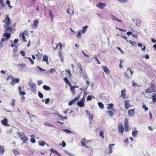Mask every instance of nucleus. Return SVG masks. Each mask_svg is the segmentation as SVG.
<instances>
[{
    "mask_svg": "<svg viewBox=\"0 0 156 156\" xmlns=\"http://www.w3.org/2000/svg\"><path fill=\"white\" fill-rule=\"evenodd\" d=\"M108 115H110L111 116H112L113 115V113L111 111H108Z\"/></svg>",
    "mask_w": 156,
    "mask_h": 156,
    "instance_id": "obj_48",
    "label": "nucleus"
},
{
    "mask_svg": "<svg viewBox=\"0 0 156 156\" xmlns=\"http://www.w3.org/2000/svg\"><path fill=\"white\" fill-rule=\"evenodd\" d=\"M103 134L104 133L102 131H101L99 133L100 136L102 137V139H104V138Z\"/></svg>",
    "mask_w": 156,
    "mask_h": 156,
    "instance_id": "obj_45",
    "label": "nucleus"
},
{
    "mask_svg": "<svg viewBox=\"0 0 156 156\" xmlns=\"http://www.w3.org/2000/svg\"><path fill=\"white\" fill-rule=\"evenodd\" d=\"M102 68L103 70H104L106 74H108L109 73V71L107 67L105 66H102Z\"/></svg>",
    "mask_w": 156,
    "mask_h": 156,
    "instance_id": "obj_15",
    "label": "nucleus"
},
{
    "mask_svg": "<svg viewBox=\"0 0 156 156\" xmlns=\"http://www.w3.org/2000/svg\"><path fill=\"white\" fill-rule=\"evenodd\" d=\"M6 3L8 5L9 7L10 8H11L12 7V6L10 5V2L9 0H7L6 2Z\"/></svg>",
    "mask_w": 156,
    "mask_h": 156,
    "instance_id": "obj_38",
    "label": "nucleus"
},
{
    "mask_svg": "<svg viewBox=\"0 0 156 156\" xmlns=\"http://www.w3.org/2000/svg\"><path fill=\"white\" fill-rule=\"evenodd\" d=\"M20 81V79L18 78H13L12 79V81L14 83H18Z\"/></svg>",
    "mask_w": 156,
    "mask_h": 156,
    "instance_id": "obj_23",
    "label": "nucleus"
},
{
    "mask_svg": "<svg viewBox=\"0 0 156 156\" xmlns=\"http://www.w3.org/2000/svg\"><path fill=\"white\" fill-rule=\"evenodd\" d=\"M129 42L131 44L132 46H135L136 44V43L134 41H133L131 40L129 41Z\"/></svg>",
    "mask_w": 156,
    "mask_h": 156,
    "instance_id": "obj_33",
    "label": "nucleus"
},
{
    "mask_svg": "<svg viewBox=\"0 0 156 156\" xmlns=\"http://www.w3.org/2000/svg\"><path fill=\"white\" fill-rule=\"evenodd\" d=\"M22 133L23 134V137L21 138V140L23 141L22 144L25 143V142L27 140V138L23 133Z\"/></svg>",
    "mask_w": 156,
    "mask_h": 156,
    "instance_id": "obj_14",
    "label": "nucleus"
},
{
    "mask_svg": "<svg viewBox=\"0 0 156 156\" xmlns=\"http://www.w3.org/2000/svg\"><path fill=\"white\" fill-rule=\"evenodd\" d=\"M38 95L39 97L40 98H42L43 97V94L40 92H39L38 93Z\"/></svg>",
    "mask_w": 156,
    "mask_h": 156,
    "instance_id": "obj_42",
    "label": "nucleus"
},
{
    "mask_svg": "<svg viewBox=\"0 0 156 156\" xmlns=\"http://www.w3.org/2000/svg\"><path fill=\"white\" fill-rule=\"evenodd\" d=\"M15 100L14 99H13L12 101V102L11 103V105L12 107H14L15 106Z\"/></svg>",
    "mask_w": 156,
    "mask_h": 156,
    "instance_id": "obj_46",
    "label": "nucleus"
},
{
    "mask_svg": "<svg viewBox=\"0 0 156 156\" xmlns=\"http://www.w3.org/2000/svg\"><path fill=\"white\" fill-rule=\"evenodd\" d=\"M63 80L65 81L66 84L69 85L70 87L71 86V84L70 83L66 77H65L64 78Z\"/></svg>",
    "mask_w": 156,
    "mask_h": 156,
    "instance_id": "obj_17",
    "label": "nucleus"
},
{
    "mask_svg": "<svg viewBox=\"0 0 156 156\" xmlns=\"http://www.w3.org/2000/svg\"><path fill=\"white\" fill-rule=\"evenodd\" d=\"M113 106V104H110L108 105V106L107 107V108L108 109H111Z\"/></svg>",
    "mask_w": 156,
    "mask_h": 156,
    "instance_id": "obj_39",
    "label": "nucleus"
},
{
    "mask_svg": "<svg viewBox=\"0 0 156 156\" xmlns=\"http://www.w3.org/2000/svg\"><path fill=\"white\" fill-rule=\"evenodd\" d=\"M44 124L45 125L47 126H51V127H54V126L53 125L51 124L48 122H44Z\"/></svg>",
    "mask_w": 156,
    "mask_h": 156,
    "instance_id": "obj_28",
    "label": "nucleus"
},
{
    "mask_svg": "<svg viewBox=\"0 0 156 156\" xmlns=\"http://www.w3.org/2000/svg\"><path fill=\"white\" fill-rule=\"evenodd\" d=\"M48 60V56L47 55H44L43 56V61L45 62L46 61H47V60Z\"/></svg>",
    "mask_w": 156,
    "mask_h": 156,
    "instance_id": "obj_24",
    "label": "nucleus"
},
{
    "mask_svg": "<svg viewBox=\"0 0 156 156\" xmlns=\"http://www.w3.org/2000/svg\"><path fill=\"white\" fill-rule=\"evenodd\" d=\"M20 37H22V39H23V40L24 41L26 42L27 41L26 38L25 37V36L23 33H20V34L19 36Z\"/></svg>",
    "mask_w": 156,
    "mask_h": 156,
    "instance_id": "obj_20",
    "label": "nucleus"
},
{
    "mask_svg": "<svg viewBox=\"0 0 156 156\" xmlns=\"http://www.w3.org/2000/svg\"><path fill=\"white\" fill-rule=\"evenodd\" d=\"M49 72L51 74H52L53 73H57L55 69L54 68L50 69V70H49Z\"/></svg>",
    "mask_w": 156,
    "mask_h": 156,
    "instance_id": "obj_26",
    "label": "nucleus"
},
{
    "mask_svg": "<svg viewBox=\"0 0 156 156\" xmlns=\"http://www.w3.org/2000/svg\"><path fill=\"white\" fill-rule=\"evenodd\" d=\"M18 135L19 136V137L20 138H22L23 137V135L22 133L20 132H18L17 133Z\"/></svg>",
    "mask_w": 156,
    "mask_h": 156,
    "instance_id": "obj_41",
    "label": "nucleus"
},
{
    "mask_svg": "<svg viewBox=\"0 0 156 156\" xmlns=\"http://www.w3.org/2000/svg\"><path fill=\"white\" fill-rule=\"evenodd\" d=\"M20 53L23 56H24L25 55V52L23 51H20Z\"/></svg>",
    "mask_w": 156,
    "mask_h": 156,
    "instance_id": "obj_52",
    "label": "nucleus"
},
{
    "mask_svg": "<svg viewBox=\"0 0 156 156\" xmlns=\"http://www.w3.org/2000/svg\"><path fill=\"white\" fill-rule=\"evenodd\" d=\"M116 29H118L119 30H120V31H122L124 32V31H126V30H124L120 28H118V27H116Z\"/></svg>",
    "mask_w": 156,
    "mask_h": 156,
    "instance_id": "obj_62",
    "label": "nucleus"
},
{
    "mask_svg": "<svg viewBox=\"0 0 156 156\" xmlns=\"http://www.w3.org/2000/svg\"><path fill=\"white\" fill-rule=\"evenodd\" d=\"M135 109L129 110L128 111V113L129 116L131 117H133L135 115Z\"/></svg>",
    "mask_w": 156,
    "mask_h": 156,
    "instance_id": "obj_6",
    "label": "nucleus"
},
{
    "mask_svg": "<svg viewBox=\"0 0 156 156\" xmlns=\"http://www.w3.org/2000/svg\"><path fill=\"white\" fill-rule=\"evenodd\" d=\"M37 83L38 85L39 86L43 83V82L41 80H39L37 81Z\"/></svg>",
    "mask_w": 156,
    "mask_h": 156,
    "instance_id": "obj_57",
    "label": "nucleus"
},
{
    "mask_svg": "<svg viewBox=\"0 0 156 156\" xmlns=\"http://www.w3.org/2000/svg\"><path fill=\"white\" fill-rule=\"evenodd\" d=\"M94 98V97L92 95H89L88 96L87 98V100H91V98Z\"/></svg>",
    "mask_w": 156,
    "mask_h": 156,
    "instance_id": "obj_37",
    "label": "nucleus"
},
{
    "mask_svg": "<svg viewBox=\"0 0 156 156\" xmlns=\"http://www.w3.org/2000/svg\"><path fill=\"white\" fill-rule=\"evenodd\" d=\"M143 108L144 109V110H145V112H146L148 110V108L146 107V105L144 104H143Z\"/></svg>",
    "mask_w": 156,
    "mask_h": 156,
    "instance_id": "obj_32",
    "label": "nucleus"
},
{
    "mask_svg": "<svg viewBox=\"0 0 156 156\" xmlns=\"http://www.w3.org/2000/svg\"><path fill=\"white\" fill-rule=\"evenodd\" d=\"M110 16L111 19L113 21H117L119 22H122V21L121 20L119 19L114 16L113 15H111Z\"/></svg>",
    "mask_w": 156,
    "mask_h": 156,
    "instance_id": "obj_8",
    "label": "nucleus"
},
{
    "mask_svg": "<svg viewBox=\"0 0 156 156\" xmlns=\"http://www.w3.org/2000/svg\"><path fill=\"white\" fill-rule=\"evenodd\" d=\"M1 123L3 125L6 126H9V124H7V120L5 118L1 121Z\"/></svg>",
    "mask_w": 156,
    "mask_h": 156,
    "instance_id": "obj_9",
    "label": "nucleus"
},
{
    "mask_svg": "<svg viewBox=\"0 0 156 156\" xmlns=\"http://www.w3.org/2000/svg\"><path fill=\"white\" fill-rule=\"evenodd\" d=\"M121 96L123 98H126V90H122L121 91Z\"/></svg>",
    "mask_w": 156,
    "mask_h": 156,
    "instance_id": "obj_13",
    "label": "nucleus"
},
{
    "mask_svg": "<svg viewBox=\"0 0 156 156\" xmlns=\"http://www.w3.org/2000/svg\"><path fill=\"white\" fill-rule=\"evenodd\" d=\"M63 130L65 132L68 133H72L71 130H69L68 129H63Z\"/></svg>",
    "mask_w": 156,
    "mask_h": 156,
    "instance_id": "obj_30",
    "label": "nucleus"
},
{
    "mask_svg": "<svg viewBox=\"0 0 156 156\" xmlns=\"http://www.w3.org/2000/svg\"><path fill=\"white\" fill-rule=\"evenodd\" d=\"M129 71L130 72V74L132 76L133 74V72H132L130 69H129V68H128L127 69V71L128 72Z\"/></svg>",
    "mask_w": 156,
    "mask_h": 156,
    "instance_id": "obj_50",
    "label": "nucleus"
},
{
    "mask_svg": "<svg viewBox=\"0 0 156 156\" xmlns=\"http://www.w3.org/2000/svg\"><path fill=\"white\" fill-rule=\"evenodd\" d=\"M4 152V148L3 146H0V154H3Z\"/></svg>",
    "mask_w": 156,
    "mask_h": 156,
    "instance_id": "obj_21",
    "label": "nucleus"
},
{
    "mask_svg": "<svg viewBox=\"0 0 156 156\" xmlns=\"http://www.w3.org/2000/svg\"><path fill=\"white\" fill-rule=\"evenodd\" d=\"M154 91V89L152 88H149L146 89L145 91L147 93H150L153 92Z\"/></svg>",
    "mask_w": 156,
    "mask_h": 156,
    "instance_id": "obj_16",
    "label": "nucleus"
},
{
    "mask_svg": "<svg viewBox=\"0 0 156 156\" xmlns=\"http://www.w3.org/2000/svg\"><path fill=\"white\" fill-rule=\"evenodd\" d=\"M106 5V4L101 2L99 3L98 5H97V6L101 9H103L104 7Z\"/></svg>",
    "mask_w": 156,
    "mask_h": 156,
    "instance_id": "obj_11",
    "label": "nucleus"
},
{
    "mask_svg": "<svg viewBox=\"0 0 156 156\" xmlns=\"http://www.w3.org/2000/svg\"><path fill=\"white\" fill-rule=\"evenodd\" d=\"M30 141L31 143H34L35 142V140L34 138H31L30 139Z\"/></svg>",
    "mask_w": 156,
    "mask_h": 156,
    "instance_id": "obj_61",
    "label": "nucleus"
},
{
    "mask_svg": "<svg viewBox=\"0 0 156 156\" xmlns=\"http://www.w3.org/2000/svg\"><path fill=\"white\" fill-rule=\"evenodd\" d=\"M4 28L6 30V31H9L10 32H13L14 30L11 27L9 26H6V25H5L4 26Z\"/></svg>",
    "mask_w": 156,
    "mask_h": 156,
    "instance_id": "obj_7",
    "label": "nucleus"
},
{
    "mask_svg": "<svg viewBox=\"0 0 156 156\" xmlns=\"http://www.w3.org/2000/svg\"><path fill=\"white\" fill-rule=\"evenodd\" d=\"M58 116L61 119H67V118L66 117H63L61 115L59 114L58 113Z\"/></svg>",
    "mask_w": 156,
    "mask_h": 156,
    "instance_id": "obj_47",
    "label": "nucleus"
},
{
    "mask_svg": "<svg viewBox=\"0 0 156 156\" xmlns=\"http://www.w3.org/2000/svg\"><path fill=\"white\" fill-rule=\"evenodd\" d=\"M25 58H28L31 62L32 65H33L34 63V61L32 60L31 57H25Z\"/></svg>",
    "mask_w": 156,
    "mask_h": 156,
    "instance_id": "obj_29",
    "label": "nucleus"
},
{
    "mask_svg": "<svg viewBox=\"0 0 156 156\" xmlns=\"http://www.w3.org/2000/svg\"><path fill=\"white\" fill-rule=\"evenodd\" d=\"M37 68L39 69L41 71H46V70L44 69H42L41 67H40V66H37Z\"/></svg>",
    "mask_w": 156,
    "mask_h": 156,
    "instance_id": "obj_54",
    "label": "nucleus"
},
{
    "mask_svg": "<svg viewBox=\"0 0 156 156\" xmlns=\"http://www.w3.org/2000/svg\"><path fill=\"white\" fill-rule=\"evenodd\" d=\"M118 129L119 132L120 133H123L124 130L123 125L121 123L119 124L118 125Z\"/></svg>",
    "mask_w": 156,
    "mask_h": 156,
    "instance_id": "obj_3",
    "label": "nucleus"
},
{
    "mask_svg": "<svg viewBox=\"0 0 156 156\" xmlns=\"http://www.w3.org/2000/svg\"><path fill=\"white\" fill-rule=\"evenodd\" d=\"M29 84L30 85L31 90L32 92H34L35 91L36 87L35 84L31 82H30L29 83Z\"/></svg>",
    "mask_w": 156,
    "mask_h": 156,
    "instance_id": "obj_1",
    "label": "nucleus"
},
{
    "mask_svg": "<svg viewBox=\"0 0 156 156\" xmlns=\"http://www.w3.org/2000/svg\"><path fill=\"white\" fill-rule=\"evenodd\" d=\"M49 15H50V16L51 17V18L52 19H53V16L52 15V13H51V10H49Z\"/></svg>",
    "mask_w": 156,
    "mask_h": 156,
    "instance_id": "obj_63",
    "label": "nucleus"
},
{
    "mask_svg": "<svg viewBox=\"0 0 156 156\" xmlns=\"http://www.w3.org/2000/svg\"><path fill=\"white\" fill-rule=\"evenodd\" d=\"M36 56L37 57L38 59L39 60H41V54H37L36 55Z\"/></svg>",
    "mask_w": 156,
    "mask_h": 156,
    "instance_id": "obj_55",
    "label": "nucleus"
},
{
    "mask_svg": "<svg viewBox=\"0 0 156 156\" xmlns=\"http://www.w3.org/2000/svg\"><path fill=\"white\" fill-rule=\"evenodd\" d=\"M151 97L152 98V100L153 101H156V94L152 95L151 96Z\"/></svg>",
    "mask_w": 156,
    "mask_h": 156,
    "instance_id": "obj_34",
    "label": "nucleus"
},
{
    "mask_svg": "<svg viewBox=\"0 0 156 156\" xmlns=\"http://www.w3.org/2000/svg\"><path fill=\"white\" fill-rule=\"evenodd\" d=\"M98 105L99 106V107L102 109L104 108L103 104L101 102H99L98 103Z\"/></svg>",
    "mask_w": 156,
    "mask_h": 156,
    "instance_id": "obj_31",
    "label": "nucleus"
},
{
    "mask_svg": "<svg viewBox=\"0 0 156 156\" xmlns=\"http://www.w3.org/2000/svg\"><path fill=\"white\" fill-rule=\"evenodd\" d=\"M129 102L128 100L125 101V107L126 109H128L130 107V105L129 104Z\"/></svg>",
    "mask_w": 156,
    "mask_h": 156,
    "instance_id": "obj_12",
    "label": "nucleus"
},
{
    "mask_svg": "<svg viewBox=\"0 0 156 156\" xmlns=\"http://www.w3.org/2000/svg\"><path fill=\"white\" fill-rule=\"evenodd\" d=\"M18 39H15L14 41V43L15 44H16L18 42Z\"/></svg>",
    "mask_w": 156,
    "mask_h": 156,
    "instance_id": "obj_60",
    "label": "nucleus"
},
{
    "mask_svg": "<svg viewBox=\"0 0 156 156\" xmlns=\"http://www.w3.org/2000/svg\"><path fill=\"white\" fill-rule=\"evenodd\" d=\"M88 27L87 26H84L82 27V29L80 31L83 34H84L86 31V29Z\"/></svg>",
    "mask_w": 156,
    "mask_h": 156,
    "instance_id": "obj_18",
    "label": "nucleus"
},
{
    "mask_svg": "<svg viewBox=\"0 0 156 156\" xmlns=\"http://www.w3.org/2000/svg\"><path fill=\"white\" fill-rule=\"evenodd\" d=\"M38 20H36L34 21V23L33 24L32 26L34 28H36L37 27L38 24Z\"/></svg>",
    "mask_w": 156,
    "mask_h": 156,
    "instance_id": "obj_10",
    "label": "nucleus"
},
{
    "mask_svg": "<svg viewBox=\"0 0 156 156\" xmlns=\"http://www.w3.org/2000/svg\"><path fill=\"white\" fill-rule=\"evenodd\" d=\"M3 22L5 23L6 26H9L10 24L11 23L10 20V18L8 17L7 15H6V18L3 21Z\"/></svg>",
    "mask_w": 156,
    "mask_h": 156,
    "instance_id": "obj_2",
    "label": "nucleus"
},
{
    "mask_svg": "<svg viewBox=\"0 0 156 156\" xmlns=\"http://www.w3.org/2000/svg\"><path fill=\"white\" fill-rule=\"evenodd\" d=\"M43 88L46 90H50V88L49 87L46 85H44L43 86Z\"/></svg>",
    "mask_w": 156,
    "mask_h": 156,
    "instance_id": "obj_25",
    "label": "nucleus"
},
{
    "mask_svg": "<svg viewBox=\"0 0 156 156\" xmlns=\"http://www.w3.org/2000/svg\"><path fill=\"white\" fill-rule=\"evenodd\" d=\"M112 152V147H109L108 154H110Z\"/></svg>",
    "mask_w": 156,
    "mask_h": 156,
    "instance_id": "obj_44",
    "label": "nucleus"
},
{
    "mask_svg": "<svg viewBox=\"0 0 156 156\" xmlns=\"http://www.w3.org/2000/svg\"><path fill=\"white\" fill-rule=\"evenodd\" d=\"M89 116V118L90 119H92L93 118V115L91 113H89L87 115Z\"/></svg>",
    "mask_w": 156,
    "mask_h": 156,
    "instance_id": "obj_43",
    "label": "nucleus"
},
{
    "mask_svg": "<svg viewBox=\"0 0 156 156\" xmlns=\"http://www.w3.org/2000/svg\"><path fill=\"white\" fill-rule=\"evenodd\" d=\"M80 95H78L77 97H75L73 100L75 102L76 101H77L80 98Z\"/></svg>",
    "mask_w": 156,
    "mask_h": 156,
    "instance_id": "obj_56",
    "label": "nucleus"
},
{
    "mask_svg": "<svg viewBox=\"0 0 156 156\" xmlns=\"http://www.w3.org/2000/svg\"><path fill=\"white\" fill-rule=\"evenodd\" d=\"M138 131L136 130L133 131L132 132V135L133 137H136Z\"/></svg>",
    "mask_w": 156,
    "mask_h": 156,
    "instance_id": "obj_22",
    "label": "nucleus"
},
{
    "mask_svg": "<svg viewBox=\"0 0 156 156\" xmlns=\"http://www.w3.org/2000/svg\"><path fill=\"white\" fill-rule=\"evenodd\" d=\"M65 71L66 72H67L69 74V75H70V76H72V75L71 73H70L69 70H67V69H66L65 70Z\"/></svg>",
    "mask_w": 156,
    "mask_h": 156,
    "instance_id": "obj_58",
    "label": "nucleus"
},
{
    "mask_svg": "<svg viewBox=\"0 0 156 156\" xmlns=\"http://www.w3.org/2000/svg\"><path fill=\"white\" fill-rule=\"evenodd\" d=\"M49 101H50L49 98H47L45 100V103L46 104H48Z\"/></svg>",
    "mask_w": 156,
    "mask_h": 156,
    "instance_id": "obj_53",
    "label": "nucleus"
},
{
    "mask_svg": "<svg viewBox=\"0 0 156 156\" xmlns=\"http://www.w3.org/2000/svg\"><path fill=\"white\" fill-rule=\"evenodd\" d=\"M119 2L122 3H124L126 2L128 0H118Z\"/></svg>",
    "mask_w": 156,
    "mask_h": 156,
    "instance_id": "obj_49",
    "label": "nucleus"
},
{
    "mask_svg": "<svg viewBox=\"0 0 156 156\" xmlns=\"http://www.w3.org/2000/svg\"><path fill=\"white\" fill-rule=\"evenodd\" d=\"M50 151L53 153H55L56 154H58V152L55 150H54L53 149H51L50 150Z\"/></svg>",
    "mask_w": 156,
    "mask_h": 156,
    "instance_id": "obj_40",
    "label": "nucleus"
},
{
    "mask_svg": "<svg viewBox=\"0 0 156 156\" xmlns=\"http://www.w3.org/2000/svg\"><path fill=\"white\" fill-rule=\"evenodd\" d=\"M70 87L71 90V92L73 94H75V90H74V88H76V87L75 86H74L73 87H72L71 86Z\"/></svg>",
    "mask_w": 156,
    "mask_h": 156,
    "instance_id": "obj_27",
    "label": "nucleus"
},
{
    "mask_svg": "<svg viewBox=\"0 0 156 156\" xmlns=\"http://www.w3.org/2000/svg\"><path fill=\"white\" fill-rule=\"evenodd\" d=\"M45 142L44 141H42L40 142H39V145L41 146H43L45 145Z\"/></svg>",
    "mask_w": 156,
    "mask_h": 156,
    "instance_id": "obj_35",
    "label": "nucleus"
},
{
    "mask_svg": "<svg viewBox=\"0 0 156 156\" xmlns=\"http://www.w3.org/2000/svg\"><path fill=\"white\" fill-rule=\"evenodd\" d=\"M4 0H0V6L4 7L5 5L3 3Z\"/></svg>",
    "mask_w": 156,
    "mask_h": 156,
    "instance_id": "obj_36",
    "label": "nucleus"
},
{
    "mask_svg": "<svg viewBox=\"0 0 156 156\" xmlns=\"http://www.w3.org/2000/svg\"><path fill=\"white\" fill-rule=\"evenodd\" d=\"M85 100V97H83L82 99L80 101H77V105L80 107H81L84 106V102Z\"/></svg>",
    "mask_w": 156,
    "mask_h": 156,
    "instance_id": "obj_5",
    "label": "nucleus"
},
{
    "mask_svg": "<svg viewBox=\"0 0 156 156\" xmlns=\"http://www.w3.org/2000/svg\"><path fill=\"white\" fill-rule=\"evenodd\" d=\"M13 151L14 153L16 155L18 154V151L16 150H13Z\"/></svg>",
    "mask_w": 156,
    "mask_h": 156,
    "instance_id": "obj_59",
    "label": "nucleus"
},
{
    "mask_svg": "<svg viewBox=\"0 0 156 156\" xmlns=\"http://www.w3.org/2000/svg\"><path fill=\"white\" fill-rule=\"evenodd\" d=\"M86 83L87 84V87L90 85V82L88 80H87L86 82Z\"/></svg>",
    "mask_w": 156,
    "mask_h": 156,
    "instance_id": "obj_64",
    "label": "nucleus"
},
{
    "mask_svg": "<svg viewBox=\"0 0 156 156\" xmlns=\"http://www.w3.org/2000/svg\"><path fill=\"white\" fill-rule=\"evenodd\" d=\"M124 125L125 127V130L126 132H128L129 130L128 129L129 127L128 120L127 118L125 119V122H124Z\"/></svg>",
    "mask_w": 156,
    "mask_h": 156,
    "instance_id": "obj_4",
    "label": "nucleus"
},
{
    "mask_svg": "<svg viewBox=\"0 0 156 156\" xmlns=\"http://www.w3.org/2000/svg\"><path fill=\"white\" fill-rule=\"evenodd\" d=\"M75 102L74 101V100H73L70 101L69 103V105H71L72 104H73L74 102Z\"/></svg>",
    "mask_w": 156,
    "mask_h": 156,
    "instance_id": "obj_51",
    "label": "nucleus"
},
{
    "mask_svg": "<svg viewBox=\"0 0 156 156\" xmlns=\"http://www.w3.org/2000/svg\"><path fill=\"white\" fill-rule=\"evenodd\" d=\"M3 36L6 37L7 38V40H8V39L10 37V34L9 33L6 32L3 34Z\"/></svg>",
    "mask_w": 156,
    "mask_h": 156,
    "instance_id": "obj_19",
    "label": "nucleus"
}]
</instances>
